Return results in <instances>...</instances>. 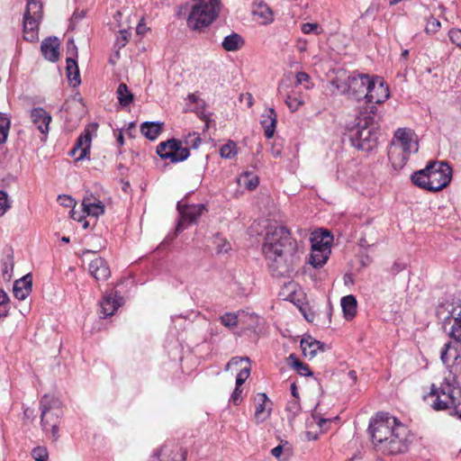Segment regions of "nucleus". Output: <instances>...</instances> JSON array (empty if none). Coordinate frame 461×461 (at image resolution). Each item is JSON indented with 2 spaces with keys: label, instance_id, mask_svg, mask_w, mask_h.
I'll use <instances>...</instances> for the list:
<instances>
[{
  "label": "nucleus",
  "instance_id": "1",
  "mask_svg": "<svg viewBox=\"0 0 461 461\" xmlns=\"http://www.w3.org/2000/svg\"><path fill=\"white\" fill-rule=\"evenodd\" d=\"M273 276H290L299 263L297 241L285 226L270 227L262 246Z\"/></svg>",
  "mask_w": 461,
  "mask_h": 461
},
{
  "label": "nucleus",
  "instance_id": "2",
  "mask_svg": "<svg viewBox=\"0 0 461 461\" xmlns=\"http://www.w3.org/2000/svg\"><path fill=\"white\" fill-rule=\"evenodd\" d=\"M379 121L376 106L371 105L369 113L360 111L358 122L348 131L351 145L358 150H373L380 135Z\"/></svg>",
  "mask_w": 461,
  "mask_h": 461
},
{
  "label": "nucleus",
  "instance_id": "3",
  "mask_svg": "<svg viewBox=\"0 0 461 461\" xmlns=\"http://www.w3.org/2000/svg\"><path fill=\"white\" fill-rule=\"evenodd\" d=\"M411 178L420 188L438 192L449 185L452 168L445 161H429L425 168L414 172Z\"/></svg>",
  "mask_w": 461,
  "mask_h": 461
},
{
  "label": "nucleus",
  "instance_id": "4",
  "mask_svg": "<svg viewBox=\"0 0 461 461\" xmlns=\"http://www.w3.org/2000/svg\"><path fill=\"white\" fill-rule=\"evenodd\" d=\"M330 84L339 94L345 95L350 99L366 100L367 89L373 86V77L357 70L348 72L344 69H338Z\"/></svg>",
  "mask_w": 461,
  "mask_h": 461
},
{
  "label": "nucleus",
  "instance_id": "5",
  "mask_svg": "<svg viewBox=\"0 0 461 461\" xmlns=\"http://www.w3.org/2000/svg\"><path fill=\"white\" fill-rule=\"evenodd\" d=\"M423 398L433 410H450V414L461 418V388L453 386L447 381L439 387L432 384L429 393Z\"/></svg>",
  "mask_w": 461,
  "mask_h": 461
},
{
  "label": "nucleus",
  "instance_id": "6",
  "mask_svg": "<svg viewBox=\"0 0 461 461\" xmlns=\"http://www.w3.org/2000/svg\"><path fill=\"white\" fill-rule=\"evenodd\" d=\"M41 426L44 432H50L53 440L59 438V427L63 414L61 402L58 398L43 395L40 401Z\"/></svg>",
  "mask_w": 461,
  "mask_h": 461
},
{
  "label": "nucleus",
  "instance_id": "7",
  "mask_svg": "<svg viewBox=\"0 0 461 461\" xmlns=\"http://www.w3.org/2000/svg\"><path fill=\"white\" fill-rule=\"evenodd\" d=\"M220 10V0H197L188 15V27L194 31L208 27L216 20Z\"/></svg>",
  "mask_w": 461,
  "mask_h": 461
},
{
  "label": "nucleus",
  "instance_id": "8",
  "mask_svg": "<svg viewBox=\"0 0 461 461\" xmlns=\"http://www.w3.org/2000/svg\"><path fill=\"white\" fill-rule=\"evenodd\" d=\"M398 425H402L395 417L389 416L387 413H377L373 418L368 426V430L371 436L373 444L378 451L385 441L392 436L395 428Z\"/></svg>",
  "mask_w": 461,
  "mask_h": 461
},
{
  "label": "nucleus",
  "instance_id": "9",
  "mask_svg": "<svg viewBox=\"0 0 461 461\" xmlns=\"http://www.w3.org/2000/svg\"><path fill=\"white\" fill-rule=\"evenodd\" d=\"M43 17V4L40 0H27L23 19V39L30 42L39 40V26Z\"/></svg>",
  "mask_w": 461,
  "mask_h": 461
},
{
  "label": "nucleus",
  "instance_id": "10",
  "mask_svg": "<svg viewBox=\"0 0 461 461\" xmlns=\"http://www.w3.org/2000/svg\"><path fill=\"white\" fill-rule=\"evenodd\" d=\"M409 430L402 424L395 428L393 436L390 437L378 450L384 455H398L404 453L409 448Z\"/></svg>",
  "mask_w": 461,
  "mask_h": 461
},
{
  "label": "nucleus",
  "instance_id": "11",
  "mask_svg": "<svg viewBox=\"0 0 461 461\" xmlns=\"http://www.w3.org/2000/svg\"><path fill=\"white\" fill-rule=\"evenodd\" d=\"M157 154L163 159L177 163L185 160L189 157L190 151L188 148L183 147L180 140L171 139L158 144Z\"/></svg>",
  "mask_w": 461,
  "mask_h": 461
},
{
  "label": "nucleus",
  "instance_id": "12",
  "mask_svg": "<svg viewBox=\"0 0 461 461\" xmlns=\"http://www.w3.org/2000/svg\"><path fill=\"white\" fill-rule=\"evenodd\" d=\"M392 145L397 146L400 149L415 154L419 150L417 136L411 129L398 128L391 140Z\"/></svg>",
  "mask_w": 461,
  "mask_h": 461
},
{
  "label": "nucleus",
  "instance_id": "13",
  "mask_svg": "<svg viewBox=\"0 0 461 461\" xmlns=\"http://www.w3.org/2000/svg\"><path fill=\"white\" fill-rule=\"evenodd\" d=\"M177 210L181 218L176 226V232L182 231L187 224L195 222L207 211L203 203L182 206L180 202L177 203Z\"/></svg>",
  "mask_w": 461,
  "mask_h": 461
},
{
  "label": "nucleus",
  "instance_id": "14",
  "mask_svg": "<svg viewBox=\"0 0 461 461\" xmlns=\"http://www.w3.org/2000/svg\"><path fill=\"white\" fill-rule=\"evenodd\" d=\"M366 94V106L361 110V112L369 113L371 105L375 106L376 104H382L390 96L388 86L383 81L377 83L374 78L373 86H370Z\"/></svg>",
  "mask_w": 461,
  "mask_h": 461
},
{
  "label": "nucleus",
  "instance_id": "15",
  "mask_svg": "<svg viewBox=\"0 0 461 461\" xmlns=\"http://www.w3.org/2000/svg\"><path fill=\"white\" fill-rule=\"evenodd\" d=\"M448 314L443 319L445 328L449 327L448 336L461 343V304L451 305Z\"/></svg>",
  "mask_w": 461,
  "mask_h": 461
},
{
  "label": "nucleus",
  "instance_id": "16",
  "mask_svg": "<svg viewBox=\"0 0 461 461\" xmlns=\"http://www.w3.org/2000/svg\"><path fill=\"white\" fill-rule=\"evenodd\" d=\"M330 254V248L329 241L323 242L316 241L312 245V251L310 254V264L314 267H321L328 260Z\"/></svg>",
  "mask_w": 461,
  "mask_h": 461
},
{
  "label": "nucleus",
  "instance_id": "17",
  "mask_svg": "<svg viewBox=\"0 0 461 461\" xmlns=\"http://www.w3.org/2000/svg\"><path fill=\"white\" fill-rule=\"evenodd\" d=\"M187 452L175 443L165 444L159 451L160 461H185Z\"/></svg>",
  "mask_w": 461,
  "mask_h": 461
},
{
  "label": "nucleus",
  "instance_id": "18",
  "mask_svg": "<svg viewBox=\"0 0 461 461\" xmlns=\"http://www.w3.org/2000/svg\"><path fill=\"white\" fill-rule=\"evenodd\" d=\"M90 146L91 135L89 131L86 130L85 132L77 138L75 146L69 151V155L75 157L76 161H80L89 154Z\"/></svg>",
  "mask_w": 461,
  "mask_h": 461
},
{
  "label": "nucleus",
  "instance_id": "19",
  "mask_svg": "<svg viewBox=\"0 0 461 461\" xmlns=\"http://www.w3.org/2000/svg\"><path fill=\"white\" fill-rule=\"evenodd\" d=\"M83 212L87 216L99 217L104 213V203L92 193H86L82 200Z\"/></svg>",
  "mask_w": 461,
  "mask_h": 461
},
{
  "label": "nucleus",
  "instance_id": "20",
  "mask_svg": "<svg viewBox=\"0 0 461 461\" xmlns=\"http://www.w3.org/2000/svg\"><path fill=\"white\" fill-rule=\"evenodd\" d=\"M122 297L114 290L106 293L101 302V309L104 317L112 316L121 306Z\"/></svg>",
  "mask_w": 461,
  "mask_h": 461
},
{
  "label": "nucleus",
  "instance_id": "21",
  "mask_svg": "<svg viewBox=\"0 0 461 461\" xmlns=\"http://www.w3.org/2000/svg\"><path fill=\"white\" fill-rule=\"evenodd\" d=\"M88 271L96 281H105L111 276L110 267L103 258L92 260L88 266Z\"/></svg>",
  "mask_w": 461,
  "mask_h": 461
},
{
  "label": "nucleus",
  "instance_id": "22",
  "mask_svg": "<svg viewBox=\"0 0 461 461\" xmlns=\"http://www.w3.org/2000/svg\"><path fill=\"white\" fill-rule=\"evenodd\" d=\"M252 14L260 24H269L274 21L270 7L263 0H255Z\"/></svg>",
  "mask_w": 461,
  "mask_h": 461
},
{
  "label": "nucleus",
  "instance_id": "23",
  "mask_svg": "<svg viewBox=\"0 0 461 461\" xmlns=\"http://www.w3.org/2000/svg\"><path fill=\"white\" fill-rule=\"evenodd\" d=\"M387 154L388 159L395 170L402 169L406 165L410 156L411 155V153L400 149V148L392 144L388 147Z\"/></svg>",
  "mask_w": 461,
  "mask_h": 461
},
{
  "label": "nucleus",
  "instance_id": "24",
  "mask_svg": "<svg viewBox=\"0 0 461 461\" xmlns=\"http://www.w3.org/2000/svg\"><path fill=\"white\" fill-rule=\"evenodd\" d=\"M31 118L33 124L43 134L49 131V125L51 122L50 114L41 107L33 108L31 112Z\"/></svg>",
  "mask_w": 461,
  "mask_h": 461
},
{
  "label": "nucleus",
  "instance_id": "25",
  "mask_svg": "<svg viewBox=\"0 0 461 461\" xmlns=\"http://www.w3.org/2000/svg\"><path fill=\"white\" fill-rule=\"evenodd\" d=\"M440 358L447 366L457 367L461 366V356L452 342H447L444 345L440 351Z\"/></svg>",
  "mask_w": 461,
  "mask_h": 461
},
{
  "label": "nucleus",
  "instance_id": "26",
  "mask_svg": "<svg viewBox=\"0 0 461 461\" xmlns=\"http://www.w3.org/2000/svg\"><path fill=\"white\" fill-rule=\"evenodd\" d=\"M59 41L57 37H48L44 39L41 45V50L46 59L50 62H56L59 59Z\"/></svg>",
  "mask_w": 461,
  "mask_h": 461
},
{
  "label": "nucleus",
  "instance_id": "27",
  "mask_svg": "<svg viewBox=\"0 0 461 461\" xmlns=\"http://www.w3.org/2000/svg\"><path fill=\"white\" fill-rule=\"evenodd\" d=\"M267 402L268 398L264 393H259L255 397L254 419L257 424L264 422L270 416L271 409L266 408Z\"/></svg>",
  "mask_w": 461,
  "mask_h": 461
},
{
  "label": "nucleus",
  "instance_id": "28",
  "mask_svg": "<svg viewBox=\"0 0 461 461\" xmlns=\"http://www.w3.org/2000/svg\"><path fill=\"white\" fill-rule=\"evenodd\" d=\"M246 362L247 366L242 367L240 371L237 374L236 376V384L238 386H241L246 380L249 378L250 375V360L249 357H232L226 365L225 370L228 371L230 367L234 366H238L242 362Z\"/></svg>",
  "mask_w": 461,
  "mask_h": 461
},
{
  "label": "nucleus",
  "instance_id": "29",
  "mask_svg": "<svg viewBox=\"0 0 461 461\" xmlns=\"http://www.w3.org/2000/svg\"><path fill=\"white\" fill-rule=\"evenodd\" d=\"M32 276L27 274L14 284L13 293L16 299L24 300L32 292Z\"/></svg>",
  "mask_w": 461,
  "mask_h": 461
},
{
  "label": "nucleus",
  "instance_id": "30",
  "mask_svg": "<svg viewBox=\"0 0 461 461\" xmlns=\"http://www.w3.org/2000/svg\"><path fill=\"white\" fill-rule=\"evenodd\" d=\"M277 115L273 108H268L261 116L260 123L264 128V134L267 139L274 136Z\"/></svg>",
  "mask_w": 461,
  "mask_h": 461
},
{
  "label": "nucleus",
  "instance_id": "31",
  "mask_svg": "<svg viewBox=\"0 0 461 461\" xmlns=\"http://www.w3.org/2000/svg\"><path fill=\"white\" fill-rule=\"evenodd\" d=\"M301 348L304 357L312 358L316 356L318 350H324V344L312 336H307L302 339Z\"/></svg>",
  "mask_w": 461,
  "mask_h": 461
},
{
  "label": "nucleus",
  "instance_id": "32",
  "mask_svg": "<svg viewBox=\"0 0 461 461\" xmlns=\"http://www.w3.org/2000/svg\"><path fill=\"white\" fill-rule=\"evenodd\" d=\"M66 74L69 85L77 87L81 84L80 73L77 59L75 58H67Z\"/></svg>",
  "mask_w": 461,
  "mask_h": 461
},
{
  "label": "nucleus",
  "instance_id": "33",
  "mask_svg": "<svg viewBox=\"0 0 461 461\" xmlns=\"http://www.w3.org/2000/svg\"><path fill=\"white\" fill-rule=\"evenodd\" d=\"M343 316L347 321H351L357 314V302L354 295L343 296L340 301Z\"/></svg>",
  "mask_w": 461,
  "mask_h": 461
},
{
  "label": "nucleus",
  "instance_id": "34",
  "mask_svg": "<svg viewBox=\"0 0 461 461\" xmlns=\"http://www.w3.org/2000/svg\"><path fill=\"white\" fill-rule=\"evenodd\" d=\"M245 44L243 37L237 33L231 32L230 35L224 37L221 47L226 51H237L240 50Z\"/></svg>",
  "mask_w": 461,
  "mask_h": 461
},
{
  "label": "nucleus",
  "instance_id": "35",
  "mask_svg": "<svg viewBox=\"0 0 461 461\" xmlns=\"http://www.w3.org/2000/svg\"><path fill=\"white\" fill-rule=\"evenodd\" d=\"M163 123L156 122H145L140 126L141 133L149 140H155L162 131Z\"/></svg>",
  "mask_w": 461,
  "mask_h": 461
},
{
  "label": "nucleus",
  "instance_id": "36",
  "mask_svg": "<svg viewBox=\"0 0 461 461\" xmlns=\"http://www.w3.org/2000/svg\"><path fill=\"white\" fill-rule=\"evenodd\" d=\"M288 365L293 367L298 375L303 376H312V373L310 370L308 365L303 363L298 359V357L294 354H291L288 357Z\"/></svg>",
  "mask_w": 461,
  "mask_h": 461
},
{
  "label": "nucleus",
  "instance_id": "37",
  "mask_svg": "<svg viewBox=\"0 0 461 461\" xmlns=\"http://www.w3.org/2000/svg\"><path fill=\"white\" fill-rule=\"evenodd\" d=\"M119 104L126 107L133 101V95L124 83H121L116 90Z\"/></svg>",
  "mask_w": 461,
  "mask_h": 461
},
{
  "label": "nucleus",
  "instance_id": "38",
  "mask_svg": "<svg viewBox=\"0 0 461 461\" xmlns=\"http://www.w3.org/2000/svg\"><path fill=\"white\" fill-rule=\"evenodd\" d=\"M240 184L246 186L249 190L255 189L259 183L258 177L250 172H244L240 179Z\"/></svg>",
  "mask_w": 461,
  "mask_h": 461
},
{
  "label": "nucleus",
  "instance_id": "39",
  "mask_svg": "<svg viewBox=\"0 0 461 461\" xmlns=\"http://www.w3.org/2000/svg\"><path fill=\"white\" fill-rule=\"evenodd\" d=\"M238 153L237 145L233 140H229L220 149V155L223 158L230 159Z\"/></svg>",
  "mask_w": 461,
  "mask_h": 461
},
{
  "label": "nucleus",
  "instance_id": "40",
  "mask_svg": "<svg viewBox=\"0 0 461 461\" xmlns=\"http://www.w3.org/2000/svg\"><path fill=\"white\" fill-rule=\"evenodd\" d=\"M9 129L10 120L6 116L0 114V145L6 141Z\"/></svg>",
  "mask_w": 461,
  "mask_h": 461
},
{
  "label": "nucleus",
  "instance_id": "41",
  "mask_svg": "<svg viewBox=\"0 0 461 461\" xmlns=\"http://www.w3.org/2000/svg\"><path fill=\"white\" fill-rule=\"evenodd\" d=\"M285 411L288 413V420H294L301 411V406L297 399L292 400L287 402Z\"/></svg>",
  "mask_w": 461,
  "mask_h": 461
},
{
  "label": "nucleus",
  "instance_id": "42",
  "mask_svg": "<svg viewBox=\"0 0 461 461\" xmlns=\"http://www.w3.org/2000/svg\"><path fill=\"white\" fill-rule=\"evenodd\" d=\"M303 103L304 101L301 96L287 95L285 98V104L293 113L297 111L303 104Z\"/></svg>",
  "mask_w": 461,
  "mask_h": 461
},
{
  "label": "nucleus",
  "instance_id": "43",
  "mask_svg": "<svg viewBox=\"0 0 461 461\" xmlns=\"http://www.w3.org/2000/svg\"><path fill=\"white\" fill-rule=\"evenodd\" d=\"M221 323L225 327L231 329L238 325V316L232 312H227L220 318Z\"/></svg>",
  "mask_w": 461,
  "mask_h": 461
},
{
  "label": "nucleus",
  "instance_id": "44",
  "mask_svg": "<svg viewBox=\"0 0 461 461\" xmlns=\"http://www.w3.org/2000/svg\"><path fill=\"white\" fill-rule=\"evenodd\" d=\"M214 243L216 244L218 253H227L231 248L230 242L221 238L219 234L215 236Z\"/></svg>",
  "mask_w": 461,
  "mask_h": 461
},
{
  "label": "nucleus",
  "instance_id": "45",
  "mask_svg": "<svg viewBox=\"0 0 461 461\" xmlns=\"http://www.w3.org/2000/svg\"><path fill=\"white\" fill-rule=\"evenodd\" d=\"M296 85L305 84L306 89H311L313 84L311 83V77L303 71L297 72L295 74Z\"/></svg>",
  "mask_w": 461,
  "mask_h": 461
},
{
  "label": "nucleus",
  "instance_id": "46",
  "mask_svg": "<svg viewBox=\"0 0 461 461\" xmlns=\"http://www.w3.org/2000/svg\"><path fill=\"white\" fill-rule=\"evenodd\" d=\"M32 456L35 461H47L49 454L44 447H36L32 451Z\"/></svg>",
  "mask_w": 461,
  "mask_h": 461
},
{
  "label": "nucleus",
  "instance_id": "47",
  "mask_svg": "<svg viewBox=\"0 0 461 461\" xmlns=\"http://www.w3.org/2000/svg\"><path fill=\"white\" fill-rule=\"evenodd\" d=\"M131 36V33L127 30H121L116 37L115 46L118 49L123 48Z\"/></svg>",
  "mask_w": 461,
  "mask_h": 461
},
{
  "label": "nucleus",
  "instance_id": "48",
  "mask_svg": "<svg viewBox=\"0 0 461 461\" xmlns=\"http://www.w3.org/2000/svg\"><path fill=\"white\" fill-rule=\"evenodd\" d=\"M441 24H440V22L438 20H437L436 18L434 17H430L428 21H427V24H426V27H425V32L427 33H436L439 28H440Z\"/></svg>",
  "mask_w": 461,
  "mask_h": 461
},
{
  "label": "nucleus",
  "instance_id": "49",
  "mask_svg": "<svg viewBox=\"0 0 461 461\" xmlns=\"http://www.w3.org/2000/svg\"><path fill=\"white\" fill-rule=\"evenodd\" d=\"M448 37L453 44L461 48V29L453 28L449 30Z\"/></svg>",
  "mask_w": 461,
  "mask_h": 461
},
{
  "label": "nucleus",
  "instance_id": "50",
  "mask_svg": "<svg viewBox=\"0 0 461 461\" xmlns=\"http://www.w3.org/2000/svg\"><path fill=\"white\" fill-rule=\"evenodd\" d=\"M10 201L6 192L0 190V211L3 215L6 211L10 209Z\"/></svg>",
  "mask_w": 461,
  "mask_h": 461
},
{
  "label": "nucleus",
  "instance_id": "51",
  "mask_svg": "<svg viewBox=\"0 0 461 461\" xmlns=\"http://www.w3.org/2000/svg\"><path fill=\"white\" fill-rule=\"evenodd\" d=\"M67 53L69 55L68 58H75L77 59V47L73 39H69L67 41Z\"/></svg>",
  "mask_w": 461,
  "mask_h": 461
},
{
  "label": "nucleus",
  "instance_id": "52",
  "mask_svg": "<svg viewBox=\"0 0 461 461\" xmlns=\"http://www.w3.org/2000/svg\"><path fill=\"white\" fill-rule=\"evenodd\" d=\"M58 200L59 201L60 204L65 207H74L76 204L75 200L67 194L59 195Z\"/></svg>",
  "mask_w": 461,
  "mask_h": 461
},
{
  "label": "nucleus",
  "instance_id": "53",
  "mask_svg": "<svg viewBox=\"0 0 461 461\" xmlns=\"http://www.w3.org/2000/svg\"><path fill=\"white\" fill-rule=\"evenodd\" d=\"M241 393H242V390L240 389V386H238L236 384V387L230 396V401L233 402V404H235V405L240 404V402H241Z\"/></svg>",
  "mask_w": 461,
  "mask_h": 461
},
{
  "label": "nucleus",
  "instance_id": "54",
  "mask_svg": "<svg viewBox=\"0 0 461 461\" xmlns=\"http://www.w3.org/2000/svg\"><path fill=\"white\" fill-rule=\"evenodd\" d=\"M318 28L317 23H306L302 25V32L305 34H310Z\"/></svg>",
  "mask_w": 461,
  "mask_h": 461
},
{
  "label": "nucleus",
  "instance_id": "55",
  "mask_svg": "<svg viewBox=\"0 0 461 461\" xmlns=\"http://www.w3.org/2000/svg\"><path fill=\"white\" fill-rule=\"evenodd\" d=\"M283 447L281 445H278L271 450V454L277 459L281 460V455L283 453Z\"/></svg>",
  "mask_w": 461,
  "mask_h": 461
},
{
  "label": "nucleus",
  "instance_id": "56",
  "mask_svg": "<svg viewBox=\"0 0 461 461\" xmlns=\"http://www.w3.org/2000/svg\"><path fill=\"white\" fill-rule=\"evenodd\" d=\"M191 137H192V140H190V144H191V146H192L194 149L198 148V146H199V145H200V143H201V139H200V137H199L196 133H194Z\"/></svg>",
  "mask_w": 461,
  "mask_h": 461
},
{
  "label": "nucleus",
  "instance_id": "57",
  "mask_svg": "<svg viewBox=\"0 0 461 461\" xmlns=\"http://www.w3.org/2000/svg\"><path fill=\"white\" fill-rule=\"evenodd\" d=\"M8 302L9 297L7 294L3 289H0V306L6 304Z\"/></svg>",
  "mask_w": 461,
  "mask_h": 461
},
{
  "label": "nucleus",
  "instance_id": "58",
  "mask_svg": "<svg viewBox=\"0 0 461 461\" xmlns=\"http://www.w3.org/2000/svg\"><path fill=\"white\" fill-rule=\"evenodd\" d=\"M84 16H85L84 11H81L80 13L75 12L72 15L71 22L78 21L79 19L83 18Z\"/></svg>",
  "mask_w": 461,
  "mask_h": 461
},
{
  "label": "nucleus",
  "instance_id": "59",
  "mask_svg": "<svg viewBox=\"0 0 461 461\" xmlns=\"http://www.w3.org/2000/svg\"><path fill=\"white\" fill-rule=\"evenodd\" d=\"M70 216L73 220L77 221H82L84 219V216H82L80 214L77 215V212L73 209L70 212Z\"/></svg>",
  "mask_w": 461,
  "mask_h": 461
},
{
  "label": "nucleus",
  "instance_id": "60",
  "mask_svg": "<svg viewBox=\"0 0 461 461\" xmlns=\"http://www.w3.org/2000/svg\"><path fill=\"white\" fill-rule=\"evenodd\" d=\"M116 140L120 146H122L124 144V138L122 131H119L118 134H116Z\"/></svg>",
  "mask_w": 461,
  "mask_h": 461
},
{
  "label": "nucleus",
  "instance_id": "61",
  "mask_svg": "<svg viewBox=\"0 0 461 461\" xmlns=\"http://www.w3.org/2000/svg\"><path fill=\"white\" fill-rule=\"evenodd\" d=\"M291 393H292L293 396H294L295 398H298L297 387L294 383H293L291 384Z\"/></svg>",
  "mask_w": 461,
  "mask_h": 461
},
{
  "label": "nucleus",
  "instance_id": "62",
  "mask_svg": "<svg viewBox=\"0 0 461 461\" xmlns=\"http://www.w3.org/2000/svg\"><path fill=\"white\" fill-rule=\"evenodd\" d=\"M348 376L354 381H357V372L355 370H350L348 372Z\"/></svg>",
  "mask_w": 461,
  "mask_h": 461
},
{
  "label": "nucleus",
  "instance_id": "63",
  "mask_svg": "<svg viewBox=\"0 0 461 461\" xmlns=\"http://www.w3.org/2000/svg\"><path fill=\"white\" fill-rule=\"evenodd\" d=\"M271 152H272V155H273L275 158H277V157H279V156H280V154H281V149H274V148H273V149H272V150H271Z\"/></svg>",
  "mask_w": 461,
  "mask_h": 461
},
{
  "label": "nucleus",
  "instance_id": "64",
  "mask_svg": "<svg viewBox=\"0 0 461 461\" xmlns=\"http://www.w3.org/2000/svg\"><path fill=\"white\" fill-rule=\"evenodd\" d=\"M188 100L192 103H194L197 101V96L194 94L188 95Z\"/></svg>",
  "mask_w": 461,
  "mask_h": 461
}]
</instances>
